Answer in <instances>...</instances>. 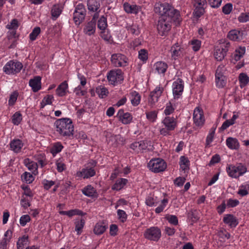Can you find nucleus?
Returning <instances> with one entry per match:
<instances>
[{
    "mask_svg": "<svg viewBox=\"0 0 249 249\" xmlns=\"http://www.w3.org/2000/svg\"><path fill=\"white\" fill-rule=\"evenodd\" d=\"M154 11L161 16L157 24V30L161 36L168 34L172 21L178 23L180 21L179 11L167 3L156 4Z\"/></svg>",
    "mask_w": 249,
    "mask_h": 249,
    "instance_id": "f257e3e1",
    "label": "nucleus"
},
{
    "mask_svg": "<svg viewBox=\"0 0 249 249\" xmlns=\"http://www.w3.org/2000/svg\"><path fill=\"white\" fill-rule=\"evenodd\" d=\"M56 131L64 137L72 136L74 127L71 119L63 118L57 120L54 123Z\"/></svg>",
    "mask_w": 249,
    "mask_h": 249,
    "instance_id": "f03ea898",
    "label": "nucleus"
},
{
    "mask_svg": "<svg viewBox=\"0 0 249 249\" xmlns=\"http://www.w3.org/2000/svg\"><path fill=\"white\" fill-rule=\"evenodd\" d=\"M97 162L94 160H90L89 162L85 165V167L82 169L81 171L77 174H79L78 176L83 177L84 178H88L93 177L95 175V171L94 167L96 166Z\"/></svg>",
    "mask_w": 249,
    "mask_h": 249,
    "instance_id": "7ed1b4c3",
    "label": "nucleus"
},
{
    "mask_svg": "<svg viewBox=\"0 0 249 249\" xmlns=\"http://www.w3.org/2000/svg\"><path fill=\"white\" fill-rule=\"evenodd\" d=\"M148 167L152 172L159 173L163 171L166 168V164L163 160L155 159L151 160L148 163Z\"/></svg>",
    "mask_w": 249,
    "mask_h": 249,
    "instance_id": "20e7f679",
    "label": "nucleus"
},
{
    "mask_svg": "<svg viewBox=\"0 0 249 249\" xmlns=\"http://www.w3.org/2000/svg\"><path fill=\"white\" fill-rule=\"evenodd\" d=\"M107 78L108 81L113 85H115L124 80L122 71L120 69L110 71L107 75Z\"/></svg>",
    "mask_w": 249,
    "mask_h": 249,
    "instance_id": "39448f33",
    "label": "nucleus"
},
{
    "mask_svg": "<svg viewBox=\"0 0 249 249\" xmlns=\"http://www.w3.org/2000/svg\"><path fill=\"white\" fill-rule=\"evenodd\" d=\"M229 46L230 43H227L215 48L214 55L217 61H221L224 59L228 51Z\"/></svg>",
    "mask_w": 249,
    "mask_h": 249,
    "instance_id": "423d86ee",
    "label": "nucleus"
},
{
    "mask_svg": "<svg viewBox=\"0 0 249 249\" xmlns=\"http://www.w3.org/2000/svg\"><path fill=\"white\" fill-rule=\"evenodd\" d=\"M160 236V230L157 227H151L148 229L144 233L145 237L150 240L158 241Z\"/></svg>",
    "mask_w": 249,
    "mask_h": 249,
    "instance_id": "0eeeda50",
    "label": "nucleus"
},
{
    "mask_svg": "<svg viewBox=\"0 0 249 249\" xmlns=\"http://www.w3.org/2000/svg\"><path fill=\"white\" fill-rule=\"evenodd\" d=\"M126 57L121 53H115L111 56V62L114 66L124 67L127 63Z\"/></svg>",
    "mask_w": 249,
    "mask_h": 249,
    "instance_id": "6e6552de",
    "label": "nucleus"
},
{
    "mask_svg": "<svg viewBox=\"0 0 249 249\" xmlns=\"http://www.w3.org/2000/svg\"><path fill=\"white\" fill-rule=\"evenodd\" d=\"M194 122L196 125L202 126L204 123V117L203 111L201 108L199 107H196L193 113Z\"/></svg>",
    "mask_w": 249,
    "mask_h": 249,
    "instance_id": "1a4fd4ad",
    "label": "nucleus"
},
{
    "mask_svg": "<svg viewBox=\"0 0 249 249\" xmlns=\"http://www.w3.org/2000/svg\"><path fill=\"white\" fill-rule=\"evenodd\" d=\"M183 81L180 78L173 83V93L175 98H178L183 90Z\"/></svg>",
    "mask_w": 249,
    "mask_h": 249,
    "instance_id": "9d476101",
    "label": "nucleus"
},
{
    "mask_svg": "<svg viewBox=\"0 0 249 249\" xmlns=\"http://www.w3.org/2000/svg\"><path fill=\"white\" fill-rule=\"evenodd\" d=\"M41 78L39 76H36L33 79L30 80L29 86L32 88L34 92L38 91L41 88Z\"/></svg>",
    "mask_w": 249,
    "mask_h": 249,
    "instance_id": "9b49d317",
    "label": "nucleus"
},
{
    "mask_svg": "<svg viewBox=\"0 0 249 249\" xmlns=\"http://www.w3.org/2000/svg\"><path fill=\"white\" fill-rule=\"evenodd\" d=\"M162 123L168 129L173 130L177 126L176 119L174 117L167 116L164 118Z\"/></svg>",
    "mask_w": 249,
    "mask_h": 249,
    "instance_id": "f8f14e48",
    "label": "nucleus"
},
{
    "mask_svg": "<svg viewBox=\"0 0 249 249\" xmlns=\"http://www.w3.org/2000/svg\"><path fill=\"white\" fill-rule=\"evenodd\" d=\"M223 222L231 228L235 227L238 224L237 218L231 214L225 215L223 218Z\"/></svg>",
    "mask_w": 249,
    "mask_h": 249,
    "instance_id": "ddd939ff",
    "label": "nucleus"
},
{
    "mask_svg": "<svg viewBox=\"0 0 249 249\" xmlns=\"http://www.w3.org/2000/svg\"><path fill=\"white\" fill-rule=\"evenodd\" d=\"M245 47H240L236 49L232 56L231 61L235 63L242 57L245 53Z\"/></svg>",
    "mask_w": 249,
    "mask_h": 249,
    "instance_id": "4468645a",
    "label": "nucleus"
},
{
    "mask_svg": "<svg viewBox=\"0 0 249 249\" xmlns=\"http://www.w3.org/2000/svg\"><path fill=\"white\" fill-rule=\"evenodd\" d=\"M87 6L89 11L97 12L100 7L99 0H88Z\"/></svg>",
    "mask_w": 249,
    "mask_h": 249,
    "instance_id": "2eb2a0df",
    "label": "nucleus"
},
{
    "mask_svg": "<svg viewBox=\"0 0 249 249\" xmlns=\"http://www.w3.org/2000/svg\"><path fill=\"white\" fill-rule=\"evenodd\" d=\"M96 29V24L93 22L89 21L86 24L84 28V32L89 36H91L94 34Z\"/></svg>",
    "mask_w": 249,
    "mask_h": 249,
    "instance_id": "dca6fc26",
    "label": "nucleus"
},
{
    "mask_svg": "<svg viewBox=\"0 0 249 249\" xmlns=\"http://www.w3.org/2000/svg\"><path fill=\"white\" fill-rule=\"evenodd\" d=\"M68 85L67 81H65L61 83L56 89V93L59 96H65L67 93Z\"/></svg>",
    "mask_w": 249,
    "mask_h": 249,
    "instance_id": "f3484780",
    "label": "nucleus"
},
{
    "mask_svg": "<svg viewBox=\"0 0 249 249\" xmlns=\"http://www.w3.org/2000/svg\"><path fill=\"white\" fill-rule=\"evenodd\" d=\"M86 12H76L74 11L73 13V19L75 24L79 25L85 19Z\"/></svg>",
    "mask_w": 249,
    "mask_h": 249,
    "instance_id": "a211bd4d",
    "label": "nucleus"
},
{
    "mask_svg": "<svg viewBox=\"0 0 249 249\" xmlns=\"http://www.w3.org/2000/svg\"><path fill=\"white\" fill-rule=\"evenodd\" d=\"M10 148L15 152L18 153L20 151L23 146L22 141L19 139L14 140L10 142Z\"/></svg>",
    "mask_w": 249,
    "mask_h": 249,
    "instance_id": "6ab92c4d",
    "label": "nucleus"
},
{
    "mask_svg": "<svg viewBox=\"0 0 249 249\" xmlns=\"http://www.w3.org/2000/svg\"><path fill=\"white\" fill-rule=\"evenodd\" d=\"M226 144L231 149H237L239 147V143L236 138L229 137L226 140Z\"/></svg>",
    "mask_w": 249,
    "mask_h": 249,
    "instance_id": "aec40b11",
    "label": "nucleus"
},
{
    "mask_svg": "<svg viewBox=\"0 0 249 249\" xmlns=\"http://www.w3.org/2000/svg\"><path fill=\"white\" fill-rule=\"evenodd\" d=\"M107 228V226L105 225L103 222L97 223L93 229L94 233L96 235H100L103 234Z\"/></svg>",
    "mask_w": 249,
    "mask_h": 249,
    "instance_id": "412c9836",
    "label": "nucleus"
},
{
    "mask_svg": "<svg viewBox=\"0 0 249 249\" xmlns=\"http://www.w3.org/2000/svg\"><path fill=\"white\" fill-rule=\"evenodd\" d=\"M125 11L128 13L137 14L141 7L136 5H130L127 3H125L124 5Z\"/></svg>",
    "mask_w": 249,
    "mask_h": 249,
    "instance_id": "4be33fe9",
    "label": "nucleus"
},
{
    "mask_svg": "<svg viewBox=\"0 0 249 249\" xmlns=\"http://www.w3.org/2000/svg\"><path fill=\"white\" fill-rule=\"evenodd\" d=\"M154 67L159 73L164 74L166 71L168 65L165 62L159 61L155 64Z\"/></svg>",
    "mask_w": 249,
    "mask_h": 249,
    "instance_id": "5701e85b",
    "label": "nucleus"
},
{
    "mask_svg": "<svg viewBox=\"0 0 249 249\" xmlns=\"http://www.w3.org/2000/svg\"><path fill=\"white\" fill-rule=\"evenodd\" d=\"M238 117V115L234 114L231 119L230 120H227L226 121H225L221 127L219 128L220 131H224L226 129H227L228 127H229L230 126L233 124L235 123V120Z\"/></svg>",
    "mask_w": 249,
    "mask_h": 249,
    "instance_id": "b1692460",
    "label": "nucleus"
},
{
    "mask_svg": "<svg viewBox=\"0 0 249 249\" xmlns=\"http://www.w3.org/2000/svg\"><path fill=\"white\" fill-rule=\"evenodd\" d=\"M162 90V88L161 89L160 87L156 88L155 90L150 93V101L153 103L157 102L159 97L161 95Z\"/></svg>",
    "mask_w": 249,
    "mask_h": 249,
    "instance_id": "393cba45",
    "label": "nucleus"
},
{
    "mask_svg": "<svg viewBox=\"0 0 249 249\" xmlns=\"http://www.w3.org/2000/svg\"><path fill=\"white\" fill-rule=\"evenodd\" d=\"M227 172L230 177L232 178H238L240 176V174L237 169L236 166L230 165L227 168Z\"/></svg>",
    "mask_w": 249,
    "mask_h": 249,
    "instance_id": "a878e982",
    "label": "nucleus"
},
{
    "mask_svg": "<svg viewBox=\"0 0 249 249\" xmlns=\"http://www.w3.org/2000/svg\"><path fill=\"white\" fill-rule=\"evenodd\" d=\"M127 182V180L125 178L118 179L116 183L113 185L112 189L117 191L120 190Z\"/></svg>",
    "mask_w": 249,
    "mask_h": 249,
    "instance_id": "bb28decb",
    "label": "nucleus"
},
{
    "mask_svg": "<svg viewBox=\"0 0 249 249\" xmlns=\"http://www.w3.org/2000/svg\"><path fill=\"white\" fill-rule=\"evenodd\" d=\"M28 236L23 235L19 238L17 243L18 249H23L24 246L28 244Z\"/></svg>",
    "mask_w": 249,
    "mask_h": 249,
    "instance_id": "cd10ccee",
    "label": "nucleus"
},
{
    "mask_svg": "<svg viewBox=\"0 0 249 249\" xmlns=\"http://www.w3.org/2000/svg\"><path fill=\"white\" fill-rule=\"evenodd\" d=\"M130 95L132 96L131 100V104L134 106H137L139 104L141 100V96L136 91H132L130 93Z\"/></svg>",
    "mask_w": 249,
    "mask_h": 249,
    "instance_id": "c85d7f7f",
    "label": "nucleus"
},
{
    "mask_svg": "<svg viewBox=\"0 0 249 249\" xmlns=\"http://www.w3.org/2000/svg\"><path fill=\"white\" fill-rule=\"evenodd\" d=\"M61 12L62 9L58 5H54L51 11L53 19L55 20L61 14Z\"/></svg>",
    "mask_w": 249,
    "mask_h": 249,
    "instance_id": "c756f323",
    "label": "nucleus"
},
{
    "mask_svg": "<svg viewBox=\"0 0 249 249\" xmlns=\"http://www.w3.org/2000/svg\"><path fill=\"white\" fill-rule=\"evenodd\" d=\"M96 91L99 96L102 98L107 96L108 93L107 89L102 86L97 87Z\"/></svg>",
    "mask_w": 249,
    "mask_h": 249,
    "instance_id": "7c9ffc66",
    "label": "nucleus"
},
{
    "mask_svg": "<svg viewBox=\"0 0 249 249\" xmlns=\"http://www.w3.org/2000/svg\"><path fill=\"white\" fill-rule=\"evenodd\" d=\"M107 18L102 16L98 22L97 27L101 30H105L107 27Z\"/></svg>",
    "mask_w": 249,
    "mask_h": 249,
    "instance_id": "2f4dec72",
    "label": "nucleus"
},
{
    "mask_svg": "<svg viewBox=\"0 0 249 249\" xmlns=\"http://www.w3.org/2000/svg\"><path fill=\"white\" fill-rule=\"evenodd\" d=\"M82 193L86 196H92L95 193V190L91 185H88L83 189Z\"/></svg>",
    "mask_w": 249,
    "mask_h": 249,
    "instance_id": "473e14b6",
    "label": "nucleus"
},
{
    "mask_svg": "<svg viewBox=\"0 0 249 249\" xmlns=\"http://www.w3.org/2000/svg\"><path fill=\"white\" fill-rule=\"evenodd\" d=\"M189 161L185 156H181L180 158V166L182 170L185 171L188 168Z\"/></svg>",
    "mask_w": 249,
    "mask_h": 249,
    "instance_id": "72a5a7b5",
    "label": "nucleus"
},
{
    "mask_svg": "<svg viewBox=\"0 0 249 249\" xmlns=\"http://www.w3.org/2000/svg\"><path fill=\"white\" fill-rule=\"evenodd\" d=\"M22 120V115L19 112H16L12 117V122L15 125H18Z\"/></svg>",
    "mask_w": 249,
    "mask_h": 249,
    "instance_id": "f704fd0d",
    "label": "nucleus"
},
{
    "mask_svg": "<svg viewBox=\"0 0 249 249\" xmlns=\"http://www.w3.org/2000/svg\"><path fill=\"white\" fill-rule=\"evenodd\" d=\"M53 98V97L52 95H47L45 96L41 103V108L44 107L47 105L52 104Z\"/></svg>",
    "mask_w": 249,
    "mask_h": 249,
    "instance_id": "c9c22d12",
    "label": "nucleus"
},
{
    "mask_svg": "<svg viewBox=\"0 0 249 249\" xmlns=\"http://www.w3.org/2000/svg\"><path fill=\"white\" fill-rule=\"evenodd\" d=\"M239 80L241 83V86H245L249 82V76L244 73L239 74Z\"/></svg>",
    "mask_w": 249,
    "mask_h": 249,
    "instance_id": "e433bc0d",
    "label": "nucleus"
},
{
    "mask_svg": "<svg viewBox=\"0 0 249 249\" xmlns=\"http://www.w3.org/2000/svg\"><path fill=\"white\" fill-rule=\"evenodd\" d=\"M240 32L236 30H231L229 32L228 36L231 40L236 41L238 40L239 38L238 35L240 34Z\"/></svg>",
    "mask_w": 249,
    "mask_h": 249,
    "instance_id": "4c0bfd02",
    "label": "nucleus"
},
{
    "mask_svg": "<svg viewBox=\"0 0 249 249\" xmlns=\"http://www.w3.org/2000/svg\"><path fill=\"white\" fill-rule=\"evenodd\" d=\"M14 61L12 60L10 61L5 65L3 67L4 71L7 74H12L13 69L12 68L14 67L13 65Z\"/></svg>",
    "mask_w": 249,
    "mask_h": 249,
    "instance_id": "58836bf2",
    "label": "nucleus"
},
{
    "mask_svg": "<svg viewBox=\"0 0 249 249\" xmlns=\"http://www.w3.org/2000/svg\"><path fill=\"white\" fill-rule=\"evenodd\" d=\"M190 43L192 45V49L194 51L196 52L199 50L201 44V41L196 39H194L191 41Z\"/></svg>",
    "mask_w": 249,
    "mask_h": 249,
    "instance_id": "ea45409f",
    "label": "nucleus"
},
{
    "mask_svg": "<svg viewBox=\"0 0 249 249\" xmlns=\"http://www.w3.org/2000/svg\"><path fill=\"white\" fill-rule=\"evenodd\" d=\"M85 221L83 218H81L80 221H76L75 222V231H77V234H79L81 233L80 231L83 229Z\"/></svg>",
    "mask_w": 249,
    "mask_h": 249,
    "instance_id": "a19ab883",
    "label": "nucleus"
},
{
    "mask_svg": "<svg viewBox=\"0 0 249 249\" xmlns=\"http://www.w3.org/2000/svg\"><path fill=\"white\" fill-rule=\"evenodd\" d=\"M40 33V28L39 27H35L30 34V39L32 41L36 39L37 36Z\"/></svg>",
    "mask_w": 249,
    "mask_h": 249,
    "instance_id": "79ce46f5",
    "label": "nucleus"
},
{
    "mask_svg": "<svg viewBox=\"0 0 249 249\" xmlns=\"http://www.w3.org/2000/svg\"><path fill=\"white\" fill-rule=\"evenodd\" d=\"M224 66V65H220L217 68L215 72V79H219L220 78H224L225 77L223 75Z\"/></svg>",
    "mask_w": 249,
    "mask_h": 249,
    "instance_id": "37998d69",
    "label": "nucleus"
},
{
    "mask_svg": "<svg viewBox=\"0 0 249 249\" xmlns=\"http://www.w3.org/2000/svg\"><path fill=\"white\" fill-rule=\"evenodd\" d=\"M22 178L26 183H31L34 180V178L32 174L25 172L21 176Z\"/></svg>",
    "mask_w": 249,
    "mask_h": 249,
    "instance_id": "c03bdc74",
    "label": "nucleus"
},
{
    "mask_svg": "<svg viewBox=\"0 0 249 249\" xmlns=\"http://www.w3.org/2000/svg\"><path fill=\"white\" fill-rule=\"evenodd\" d=\"M215 130V128H212L211 129L210 132L206 138V146H208L212 142L214 137Z\"/></svg>",
    "mask_w": 249,
    "mask_h": 249,
    "instance_id": "a18cd8bd",
    "label": "nucleus"
},
{
    "mask_svg": "<svg viewBox=\"0 0 249 249\" xmlns=\"http://www.w3.org/2000/svg\"><path fill=\"white\" fill-rule=\"evenodd\" d=\"M13 65L14 67L12 68V74H15L19 72L23 67L22 64L19 62H14Z\"/></svg>",
    "mask_w": 249,
    "mask_h": 249,
    "instance_id": "49530a36",
    "label": "nucleus"
},
{
    "mask_svg": "<svg viewBox=\"0 0 249 249\" xmlns=\"http://www.w3.org/2000/svg\"><path fill=\"white\" fill-rule=\"evenodd\" d=\"M132 117L130 113L126 112L122 118L120 120L124 124H128L130 123Z\"/></svg>",
    "mask_w": 249,
    "mask_h": 249,
    "instance_id": "de8ad7c7",
    "label": "nucleus"
},
{
    "mask_svg": "<svg viewBox=\"0 0 249 249\" xmlns=\"http://www.w3.org/2000/svg\"><path fill=\"white\" fill-rule=\"evenodd\" d=\"M157 117V112L156 111H151L146 113V118L149 121L153 122Z\"/></svg>",
    "mask_w": 249,
    "mask_h": 249,
    "instance_id": "09e8293b",
    "label": "nucleus"
},
{
    "mask_svg": "<svg viewBox=\"0 0 249 249\" xmlns=\"http://www.w3.org/2000/svg\"><path fill=\"white\" fill-rule=\"evenodd\" d=\"M195 9L194 13L196 17L199 18L204 13V8L203 6H195Z\"/></svg>",
    "mask_w": 249,
    "mask_h": 249,
    "instance_id": "8fccbe9b",
    "label": "nucleus"
},
{
    "mask_svg": "<svg viewBox=\"0 0 249 249\" xmlns=\"http://www.w3.org/2000/svg\"><path fill=\"white\" fill-rule=\"evenodd\" d=\"M167 203L168 199L167 198L163 199L161 201V204L156 209L155 212L157 213H159L162 212Z\"/></svg>",
    "mask_w": 249,
    "mask_h": 249,
    "instance_id": "3c124183",
    "label": "nucleus"
},
{
    "mask_svg": "<svg viewBox=\"0 0 249 249\" xmlns=\"http://www.w3.org/2000/svg\"><path fill=\"white\" fill-rule=\"evenodd\" d=\"M232 10V4L231 3L226 4L222 7V12L226 15L230 14Z\"/></svg>",
    "mask_w": 249,
    "mask_h": 249,
    "instance_id": "603ef678",
    "label": "nucleus"
},
{
    "mask_svg": "<svg viewBox=\"0 0 249 249\" xmlns=\"http://www.w3.org/2000/svg\"><path fill=\"white\" fill-rule=\"evenodd\" d=\"M139 58L143 61H146L148 58L147 51L144 49H141L139 52Z\"/></svg>",
    "mask_w": 249,
    "mask_h": 249,
    "instance_id": "864d4df0",
    "label": "nucleus"
},
{
    "mask_svg": "<svg viewBox=\"0 0 249 249\" xmlns=\"http://www.w3.org/2000/svg\"><path fill=\"white\" fill-rule=\"evenodd\" d=\"M63 147L62 145L60 143H59V142L55 143L52 148V153L53 154L58 153L61 151Z\"/></svg>",
    "mask_w": 249,
    "mask_h": 249,
    "instance_id": "5fc2aeb1",
    "label": "nucleus"
},
{
    "mask_svg": "<svg viewBox=\"0 0 249 249\" xmlns=\"http://www.w3.org/2000/svg\"><path fill=\"white\" fill-rule=\"evenodd\" d=\"M238 19L240 22L249 21V13H242Z\"/></svg>",
    "mask_w": 249,
    "mask_h": 249,
    "instance_id": "6e6d98bb",
    "label": "nucleus"
},
{
    "mask_svg": "<svg viewBox=\"0 0 249 249\" xmlns=\"http://www.w3.org/2000/svg\"><path fill=\"white\" fill-rule=\"evenodd\" d=\"M30 217L29 216V215H23L22 216H21L19 220V223L21 225H22V226H24L27 224V222L30 221Z\"/></svg>",
    "mask_w": 249,
    "mask_h": 249,
    "instance_id": "4d7b16f0",
    "label": "nucleus"
},
{
    "mask_svg": "<svg viewBox=\"0 0 249 249\" xmlns=\"http://www.w3.org/2000/svg\"><path fill=\"white\" fill-rule=\"evenodd\" d=\"M117 214L119 216V219H120L122 222H124L126 221L127 215L124 211L118 210L117 211Z\"/></svg>",
    "mask_w": 249,
    "mask_h": 249,
    "instance_id": "13d9d810",
    "label": "nucleus"
},
{
    "mask_svg": "<svg viewBox=\"0 0 249 249\" xmlns=\"http://www.w3.org/2000/svg\"><path fill=\"white\" fill-rule=\"evenodd\" d=\"M18 96V93L16 91L12 93L10 96L9 100V105L10 106L13 105L17 99Z\"/></svg>",
    "mask_w": 249,
    "mask_h": 249,
    "instance_id": "bf43d9fd",
    "label": "nucleus"
},
{
    "mask_svg": "<svg viewBox=\"0 0 249 249\" xmlns=\"http://www.w3.org/2000/svg\"><path fill=\"white\" fill-rule=\"evenodd\" d=\"M42 184H43L44 188L46 190L49 189L54 184V182L53 181H49L46 179H44L42 181Z\"/></svg>",
    "mask_w": 249,
    "mask_h": 249,
    "instance_id": "052dcab7",
    "label": "nucleus"
},
{
    "mask_svg": "<svg viewBox=\"0 0 249 249\" xmlns=\"http://www.w3.org/2000/svg\"><path fill=\"white\" fill-rule=\"evenodd\" d=\"M222 0H209V3L213 8H217L220 6Z\"/></svg>",
    "mask_w": 249,
    "mask_h": 249,
    "instance_id": "680f3d73",
    "label": "nucleus"
},
{
    "mask_svg": "<svg viewBox=\"0 0 249 249\" xmlns=\"http://www.w3.org/2000/svg\"><path fill=\"white\" fill-rule=\"evenodd\" d=\"M174 110V108L173 107L171 103L169 102L166 105V108L164 110V113L166 115H168L172 113Z\"/></svg>",
    "mask_w": 249,
    "mask_h": 249,
    "instance_id": "e2e57ef3",
    "label": "nucleus"
},
{
    "mask_svg": "<svg viewBox=\"0 0 249 249\" xmlns=\"http://www.w3.org/2000/svg\"><path fill=\"white\" fill-rule=\"evenodd\" d=\"M226 83V77L220 78L219 79H216V86L219 88H223Z\"/></svg>",
    "mask_w": 249,
    "mask_h": 249,
    "instance_id": "0e129e2a",
    "label": "nucleus"
},
{
    "mask_svg": "<svg viewBox=\"0 0 249 249\" xmlns=\"http://www.w3.org/2000/svg\"><path fill=\"white\" fill-rule=\"evenodd\" d=\"M239 203V202L237 199H229L227 202V206L228 207H234L238 205Z\"/></svg>",
    "mask_w": 249,
    "mask_h": 249,
    "instance_id": "69168bd1",
    "label": "nucleus"
},
{
    "mask_svg": "<svg viewBox=\"0 0 249 249\" xmlns=\"http://www.w3.org/2000/svg\"><path fill=\"white\" fill-rule=\"evenodd\" d=\"M220 160V157L219 155L215 154L213 156L211 160H210L209 165H212L215 163H218Z\"/></svg>",
    "mask_w": 249,
    "mask_h": 249,
    "instance_id": "338daca9",
    "label": "nucleus"
},
{
    "mask_svg": "<svg viewBox=\"0 0 249 249\" xmlns=\"http://www.w3.org/2000/svg\"><path fill=\"white\" fill-rule=\"evenodd\" d=\"M21 188L24 191L23 195L29 197H32L33 196V194L31 191L30 189L28 187V186H22Z\"/></svg>",
    "mask_w": 249,
    "mask_h": 249,
    "instance_id": "774afa93",
    "label": "nucleus"
}]
</instances>
